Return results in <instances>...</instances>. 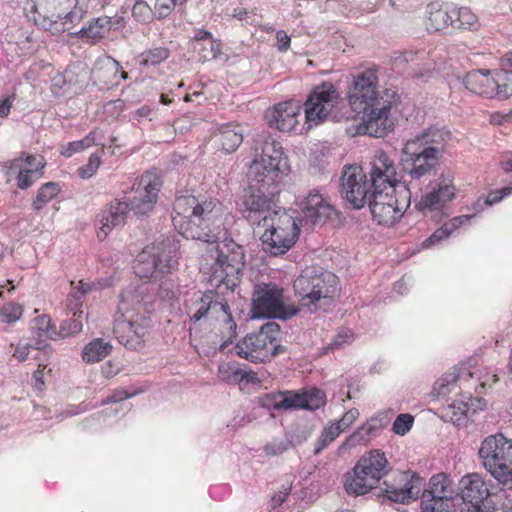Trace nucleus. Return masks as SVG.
<instances>
[{"instance_id": "nucleus-1", "label": "nucleus", "mask_w": 512, "mask_h": 512, "mask_svg": "<svg viewBox=\"0 0 512 512\" xmlns=\"http://www.w3.org/2000/svg\"><path fill=\"white\" fill-rule=\"evenodd\" d=\"M222 216L223 207L218 200L197 198L193 218L186 225L181 224V234L208 244L201 269L208 275L210 285L215 288L224 285L233 290L243 274L245 251L227 235Z\"/></svg>"}, {"instance_id": "nucleus-33", "label": "nucleus", "mask_w": 512, "mask_h": 512, "mask_svg": "<svg viewBox=\"0 0 512 512\" xmlns=\"http://www.w3.org/2000/svg\"><path fill=\"white\" fill-rule=\"evenodd\" d=\"M379 427L376 425V420L371 419L366 423L362 424L348 436L345 441L339 447L340 450H348L361 444H366L370 439L376 435Z\"/></svg>"}, {"instance_id": "nucleus-46", "label": "nucleus", "mask_w": 512, "mask_h": 512, "mask_svg": "<svg viewBox=\"0 0 512 512\" xmlns=\"http://www.w3.org/2000/svg\"><path fill=\"white\" fill-rule=\"evenodd\" d=\"M154 11L144 0H137L132 8V16L138 22H148L152 19Z\"/></svg>"}, {"instance_id": "nucleus-38", "label": "nucleus", "mask_w": 512, "mask_h": 512, "mask_svg": "<svg viewBox=\"0 0 512 512\" xmlns=\"http://www.w3.org/2000/svg\"><path fill=\"white\" fill-rule=\"evenodd\" d=\"M170 56V51L165 46L153 47L140 54L141 64L155 66L165 61Z\"/></svg>"}, {"instance_id": "nucleus-5", "label": "nucleus", "mask_w": 512, "mask_h": 512, "mask_svg": "<svg viewBox=\"0 0 512 512\" xmlns=\"http://www.w3.org/2000/svg\"><path fill=\"white\" fill-rule=\"evenodd\" d=\"M388 473V460L380 450H371L345 475L344 487L350 495H364Z\"/></svg>"}, {"instance_id": "nucleus-25", "label": "nucleus", "mask_w": 512, "mask_h": 512, "mask_svg": "<svg viewBox=\"0 0 512 512\" xmlns=\"http://www.w3.org/2000/svg\"><path fill=\"white\" fill-rule=\"evenodd\" d=\"M326 403V394L323 390L312 388L303 392L282 393L281 404L283 409L317 410Z\"/></svg>"}, {"instance_id": "nucleus-56", "label": "nucleus", "mask_w": 512, "mask_h": 512, "mask_svg": "<svg viewBox=\"0 0 512 512\" xmlns=\"http://www.w3.org/2000/svg\"><path fill=\"white\" fill-rule=\"evenodd\" d=\"M512 95V71H505L502 78V83L499 82V89L497 98L507 99Z\"/></svg>"}, {"instance_id": "nucleus-10", "label": "nucleus", "mask_w": 512, "mask_h": 512, "mask_svg": "<svg viewBox=\"0 0 512 512\" xmlns=\"http://www.w3.org/2000/svg\"><path fill=\"white\" fill-rule=\"evenodd\" d=\"M149 328V322L144 317L135 314L125 295L115 313L113 333L120 344L130 350H139L144 346V337Z\"/></svg>"}, {"instance_id": "nucleus-43", "label": "nucleus", "mask_w": 512, "mask_h": 512, "mask_svg": "<svg viewBox=\"0 0 512 512\" xmlns=\"http://www.w3.org/2000/svg\"><path fill=\"white\" fill-rule=\"evenodd\" d=\"M43 167L44 164L39 162L38 166L35 168H23L17 177V186L23 190L32 186L33 183L41 177V169Z\"/></svg>"}, {"instance_id": "nucleus-52", "label": "nucleus", "mask_w": 512, "mask_h": 512, "mask_svg": "<svg viewBox=\"0 0 512 512\" xmlns=\"http://www.w3.org/2000/svg\"><path fill=\"white\" fill-rule=\"evenodd\" d=\"M75 34L80 35L82 38H87L91 40L93 43L99 41L100 39L105 37V33L101 31L99 26L91 22L87 27H82Z\"/></svg>"}, {"instance_id": "nucleus-3", "label": "nucleus", "mask_w": 512, "mask_h": 512, "mask_svg": "<svg viewBox=\"0 0 512 512\" xmlns=\"http://www.w3.org/2000/svg\"><path fill=\"white\" fill-rule=\"evenodd\" d=\"M255 151L256 157L248 173L250 184L266 190L279 189L282 175L288 172L287 158L281 144L271 137H265Z\"/></svg>"}, {"instance_id": "nucleus-8", "label": "nucleus", "mask_w": 512, "mask_h": 512, "mask_svg": "<svg viewBox=\"0 0 512 512\" xmlns=\"http://www.w3.org/2000/svg\"><path fill=\"white\" fill-rule=\"evenodd\" d=\"M178 244L174 239L164 237L151 247H146L137 257L135 273L142 279H157L177 265Z\"/></svg>"}, {"instance_id": "nucleus-41", "label": "nucleus", "mask_w": 512, "mask_h": 512, "mask_svg": "<svg viewBox=\"0 0 512 512\" xmlns=\"http://www.w3.org/2000/svg\"><path fill=\"white\" fill-rule=\"evenodd\" d=\"M422 512H455V501L450 499H421Z\"/></svg>"}, {"instance_id": "nucleus-4", "label": "nucleus", "mask_w": 512, "mask_h": 512, "mask_svg": "<svg viewBox=\"0 0 512 512\" xmlns=\"http://www.w3.org/2000/svg\"><path fill=\"white\" fill-rule=\"evenodd\" d=\"M481 464L504 489H512V440L502 433L487 436L478 450Z\"/></svg>"}, {"instance_id": "nucleus-34", "label": "nucleus", "mask_w": 512, "mask_h": 512, "mask_svg": "<svg viewBox=\"0 0 512 512\" xmlns=\"http://www.w3.org/2000/svg\"><path fill=\"white\" fill-rule=\"evenodd\" d=\"M112 352V345L109 341L96 338L85 345L82 351V359L86 363H96L103 360Z\"/></svg>"}, {"instance_id": "nucleus-30", "label": "nucleus", "mask_w": 512, "mask_h": 512, "mask_svg": "<svg viewBox=\"0 0 512 512\" xmlns=\"http://www.w3.org/2000/svg\"><path fill=\"white\" fill-rule=\"evenodd\" d=\"M218 377L228 383H239L242 381L254 383L258 381L255 372L248 369L247 366H241L237 362L222 363L218 366Z\"/></svg>"}, {"instance_id": "nucleus-7", "label": "nucleus", "mask_w": 512, "mask_h": 512, "mask_svg": "<svg viewBox=\"0 0 512 512\" xmlns=\"http://www.w3.org/2000/svg\"><path fill=\"white\" fill-rule=\"evenodd\" d=\"M260 227L264 228L260 236L263 250L273 256L282 255L292 248L300 231L295 218L282 208H278Z\"/></svg>"}, {"instance_id": "nucleus-49", "label": "nucleus", "mask_w": 512, "mask_h": 512, "mask_svg": "<svg viewBox=\"0 0 512 512\" xmlns=\"http://www.w3.org/2000/svg\"><path fill=\"white\" fill-rule=\"evenodd\" d=\"M24 155L25 154L23 153L22 156L11 161H7L2 165V172L7 176V181H10L11 177H15L17 179L19 176V172L24 168Z\"/></svg>"}, {"instance_id": "nucleus-48", "label": "nucleus", "mask_w": 512, "mask_h": 512, "mask_svg": "<svg viewBox=\"0 0 512 512\" xmlns=\"http://www.w3.org/2000/svg\"><path fill=\"white\" fill-rule=\"evenodd\" d=\"M414 418L410 414H400L396 417L392 430L397 435H405L411 428Z\"/></svg>"}, {"instance_id": "nucleus-58", "label": "nucleus", "mask_w": 512, "mask_h": 512, "mask_svg": "<svg viewBox=\"0 0 512 512\" xmlns=\"http://www.w3.org/2000/svg\"><path fill=\"white\" fill-rule=\"evenodd\" d=\"M359 415L360 413L358 409L351 408L350 410L344 413L340 420L335 421L333 423L341 429V432H343L359 418Z\"/></svg>"}, {"instance_id": "nucleus-39", "label": "nucleus", "mask_w": 512, "mask_h": 512, "mask_svg": "<svg viewBox=\"0 0 512 512\" xmlns=\"http://www.w3.org/2000/svg\"><path fill=\"white\" fill-rule=\"evenodd\" d=\"M341 429L333 422L325 427L315 442L314 454H320L329 444H331L339 435Z\"/></svg>"}, {"instance_id": "nucleus-17", "label": "nucleus", "mask_w": 512, "mask_h": 512, "mask_svg": "<svg viewBox=\"0 0 512 512\" xmlns=\"http://www.w3.org/2000/svg\"><path fill=\"white\" fill-rule=\"evenodd\" d=\"M339 100V93L331 83L324 82L313 88L304 103L307 123L318 125L334 118L332 111Z\"/></svg>"}, {"instance_id": "nucleus-64", "label": "nucleus", "mask_w": 512, "mask_h": 512, "mask_svg": "<svg viewBox=\"0 0 512 512\" xmlns=\"http://www.w3.org/2000/svg\"><path fill=\"white\" fill-rule=\"evenodd\" d=\"M437 194L439 195V200L441 204L450 201L454 197V186L450 184L439 185L438 188H435Z\"/></svg>"}, {"instance_id": "nucleus-9", "label": "nucleus", "mask_w": 512, "mask_h": 512, "mask_svg": "<svg viewBox=\"0 0 512 512\" xmlns=\"http://www.w3.org/2000/svg\"><path fill=\"white\" fill-rule=\"evenodd\" d=\"M299 312L295 305H286L283 289L274 283L255 286L252 300V318H274L288 320Z\"/></svg>"}, {"instance_id": "nucleus-57", "label": "nucleus", "mask_w": 512, "mask_h": 512, "mask_svg": "<svg viewBox=\"0 0 512 512\" xmlns=\"http://www.w3.org/2000/svg\"><path fill=\"white\" fill-rule=\"evenodd\" d=\"M449 409L451 410V421L457 425H461L462 421L466 418L467 413L469 411L468 406L466 403H453L449 406Z\"/></svg>"}, {"instance_id": "nucleus-11", "label": "nucleus", "mask_w": 512, "mask_h": 512, "mask_svg": "<svg viewBox=\"0 0 512 512\" xmlns=\"http://www.w3.org/2000/svg\"><path fill=\"white\" fill-rule=\"evenodd\" d=\"M369 176L370 190L367 199L368 204L370 200L389 203L399 202L395 195L396 167L387 153L382 150L376 152L371 162Z\"/></svg>"}, {"instance_id": "nucleus-12", "label": "nucleus", "mask_w": 512, "mask_h": 512, "mask_svg": "<svg viewBox=\"0 0 512 512\" xmlns=\"http://www.w3.org/2000/svg\"><path fill=\"white\" fill-rule=\"evenodd\" d=\"M188 309L190 322L192 323H197L206 318H213L222 321L227 326L228 340L224 341L219 347L220 352H225L229 344L232 343L233 338L237 335V326L232 318L228 303L218 301L216 296L209 292L197 295Z\"/></svg>"}, {"instance_id": "nucleus-28", "label": "nucleus", "mask_w": 512, "mask_h": 512, "mask_svg": "<svg viewBox=\"0 0 512 512\" xmlns=\"http://www.w3.org/2000/svg\"><path fill=\"white\" fill-rule=\"evenodd\" d=\"M216 144L225 153H233L243 142V128L237 124L222 125L214 134Z\"/></svg>"}, {"instance_id": "nucleus-23", "label": "nucleus", "mask_w": 512, "mask_h": 512, "mask_svg": "<svg viewBox=\"0 0 512 512\" xmlns=\"http://www.w3.org/2000/svg\"><path fill=\"white\" fill-rule=\"evenodd\" d=\"M130 212L127 200L113 199L98 214L100 227L97 232L99 239H105L117 227L123 226Z\"/></svg>"}, {"instance_id": "nucleus-62", "label": "nucleus", "mask_w": 512, "mask_h": 512, "mask_svg": "<svg viewBox=\"0 0 512 512\" xmlns=\"http://www.w3.org/2000/svg\"><path fill=\"white\" fill-rule=\"evenodd\" d=\"M279 331V324L274 321H270L264 324L258 333L263 334V336H266L267 340H272L274 343H276Z\"/></svg>"}, {"instance_id": "nucleus-45", "label": "nucleus", "mask_w": 512, "mask_h": 512, "mask_svg": "<svg viewBox=\"0 0 512 512\" xmlns=\"http://www.w3.org/2000/svg\"><path fill=\"white\" fill-rule=\"evenodd\" d=\"M22 307L16 303H6L0 309V319L4 323H14L20 319L22 315Z\"/></svg>"}, {"instance_id": "nucleus-50", "label": "nucleus", "mask_w": 512, "mask_h": 512, "mask_svg": "<svg viewBox=\"0 0 512 512\" xmlns=\"http://www.w3.org/2000/svg\"><path fill=\"white\" fill-rule=\"evenodd\" d=\"M282 393H267L264 396L258 397V403L261 407L266 409L280 410L283 409Z\"/></svg>"}, {"instance_id": "nucleus-6", "label": "nucleus", "mask_w": 512, "mask_h": 512, "mask_svg": "<svg viewBox=\"0 0 512 512\" xmlns=\"http://www.w3.org/2000/svg\"><path fill=\"white\" fill-rule=\"evenodd\" d=\"M336 284L335 274L317 268H306L294 280L293 288L300 304L313 311L320 308L319 302L332 298Z\"/></svg>"}, {"instance_id": "nucleus-44", "label": "nucleus", "mask_w": 512, "mask_h": 512, "mask_svg": "<svg viewBox=\"0 0 512 512\" xmlns=\"http://www.w3.org/2000/svg\"><path fill=\"white\" fill-rule=\"evenodd\" d=\"M454 10V29H469L476 23L477 17L469 8L461 7Z\"/></svg>"}, {"instance_id": "nucleus-14", "label": "nucleus", "mask_w": 512, "mask_h": 512, "mask_svg": "<svg viewBox=\"0 0 512 512\" xmlns=\"http://www.w3.org/2000/svg\"><path fill=\"white\" fill-rule=\"evenodd\" d=\"M280 189L266 190L250 184L243 195L241 213L251 224L260 225L274 215L279 207L275 205V197Z\"/></svg>"}, {"instance_id": "nucleus-29", "label": "nucleus", "mask_w": 512, "mask_h": 512, "mask_svg": "<svg viewBox=\"0 0 512 512\" xmlns=\"http://www.w3.org/2000/svg\"><path fill=\"white\" fill-rule=\"evenodd\" d=\"M369 208L373 219L380 225H392L403 215V206L399 202L370 200Z\"/></svg>"}, {"instance_id": "nucleus-40", "label": "nucleus", "mask_w": 512, "mask_h": 512, "mask_svg": "<svg viewBox=\"0 0 512 512\" xmlns=\"http://www.w3.org/2000/svg\"><path fill=\"white\" fill-rule=\"evenodd\" d=\"M96 131H91L83 139L78 141L69 142L67 147L61 152V154L67 158L71 157L75 153L82 152L91 146L96 144Z\"/></svg>"}, {"instance_id": "nucleus-16", "label": "nucleus", "mask_w": 512, "mask_h": 512, "mask_svg": "<svg viewBox=\"0 0 512 512\" xmlns=\"http://www.w3.org/2000/svg\"><path fill=\"white\" fill-rule=\"evenodd\" d=\"M378 83L377 70L369 68L353 75V81L348 90L349 104L353 111L360 114L369 110V106L376 101L385 99V90L382 95L376 90Z\"/></svg>"}, {"instance_id": "nucleus-24", "label": "nucleus", "mask_w": 512, "mask_h": 512, "mask_svg": "<svg viewBox=\"0 0 512 512\" xmlns=\"http://www.w3.org/2000/svg\"><path fill=\"white\" fill-rule=\"evenodd\" d=\"M300 107L293 101H286L275 105L266 111L265 119L269 127L282 132L292 130L297 124V115Z\"/></svg>"}, {"instance_id": "nucleus-63", "label": "nucleus", "mask_w": 512, "mask_h": 512, "mask_svg": "<svg viewBox=\"0 0 512 512\" xmlns=\"http://www.w3.org/2000/svg\"><path fill=\"white\" fill-rule=\"evenodd\" d=\"M512 194V186H506L502 189L492 191L488 194L486 198L487 205H493L500 202L504 197Z\"/></svg>"}, {"instance_id": "nucleus-35", "label": "nucleus", "mask_w": 512, "mask_h": 512, "mask_svg": "<svg viewBox=\"0 0 512 512\" xmlns=\"http://www.w3.org/2000/svg\"><path fill=\"white\" fill-rule=\"evenodd\" d=\"M60 192V187L55 182H47L43 184L36 195L32 203V207L35 211H40L46 206L54 197Z\"/></svg>"}, {"instance_id": "nucleus-26", "label": "nucleus", "mask_w": 512, "mask_h": 512, "mask_svg": "<svg viewBox=\"0 0 512 512\" xmlns=\"http://www.w3.org/2000/svg\"><path fill=\"white\" fill-rule=\"evenodd\" d=\"M463 83L472 93L489 99L497 98L499 80L490 76V70L474 69L469 71Z\"/></svg>"}, {"instance_id": "nucleus-32", "label": "nucleus", "mask_w": 512, "mask_h": 512, "mask_svg": "<svg viewBox=\"0 0 512 512\" xmlns=\"http://www.w3.org/2000/svg\"><path fill=\"white\" fill-rule=\"evenodd\" d=\"M454 7H438L437 4L429 5L428 30L434 32L442 31L448 27L454 29Z\"/></svg>"}, {"instance_id": "nucleus-47", "label": "nucleus", "mask_w": 512, "mask_h": 512, "mask_svg": "<svg viewBox=\"0 0 512 512\" xmlns=\"http://www.w3.org/2000/svg\"><path fill=\"white\" fill-rule=\"evenodd\" d=\"M84 13L85 12L81 7L75 5L73 7V9L71 11H69L68 13H66L63 17V19H64L63 25L65 26L63 28V30L68 31L72 28V26L79 23L82 20ZM56 18L62 19V15L60 13H58Z\"/></svg>"}, {"instance_id": "nucleus-2", "label": "nucleus", "mask_w": 512, "mask_h": 512, "mask_svg": "<svg viewBox=\"0 0 512 512\" xmlns=\"http://www.w3.org/2000/svg\"><path fill=\"white\" fill-rule=\"evenodd\" d=\"M425 483L417 473L411 471L398 472L391 480H385V488L377 496L383 497V502L389 501L409 504L421 494V499H450L456 501V489L453 480L444 473L432 476L428 489H423Z\"/></svg>"}, {"instance_id": "nucleus-51", "label": "nucleus", "mask_w": 512, "mask_h": 512, "mask_svg": "<svg viewBox=\"0 0 512 512\" xmlns=\"http://www.w3.org/2000/svg\"><path fill=\"white\" fill-rule=\"evenodd\" d=\"M100 156L96 153L90 155L87 165L79 168V175L83 179L92 177L100 166Z\"/></svg>"}, {"instance_id": "nucleus-19", "label": "nucleus", "mask_w": 512, "mask_h": 512, "mask_svg": "<svg viewBox=\"0 0 512 512\" xmlns=\"http://www.w3.org/2000/svg\"><path fill=\"white\" fill-rule=\"evenodd\" d=\"M341 195L355 209L364 207L367 203L370 190V178L363 172L360 166L351 165L344 168L341 180Z\"/></svg>"}, {"instance_id": "nucleus-53", "label": "nucleus", "mask_w": 512, "mask_h": 512, "mask_svg": "<svg viewBox=\"0 0 512 512\" xmlns=\"http://www.w3.org/2000/svg\"><path fill=\"white\" fill-rule=\"evenodd\" d=\"M441 202L439 200V195L437 194L435 188L430 191L429 193H427L422 199L421 201H419L417 204H416V207L419 209V210H424V209H430V210H434V209H438L440 206H441Z\"/></svg>"}, {"instance_id": "nucleus-27", "label": "nucleus", "mask_w": 512, "mask_h": 512, "mask_svg": "<svg viewBox=\"0 0 512 512\" xmlns=\"http://www.w3.org/2000/svg\"><path fill=\"white\" fill-rule=\"evenodd\" d=\"M334 209L318 191L310 192L305 199L302 210V221L306 224L317 225L324 223L331 217Z\"/></svg>"}, {"instance_id": "nucleus-54", "label": "nucleus", "mask_w": 512, "mask_h": 512, "mask_svg": "<svg viewBox=\"0 0 512 512\" xmlns=\"http://www.w3.org/2000/svg\"><path fill=\"white\" fill-rule=\"evenodd\" d=\"M177 7L172 0H156L154 5V15L157 19L167 18Z\"/></svg>"}, {"instance_id": "nucleus-42", "label": "nucleus", "mask_w": 512, "mask_h": 512, "mask_svg": "<svg viewBox=\"0 0 512 512\" xmlns=\"http://www.w3.org/2000/svg\"><path fill=\"white\" fill-rule=\"evenodd\" d=\"M87 291L88 285L80 281L79 286L69 293L66 299V308L69 313L74 314L75 311H82L83 298Z\"/></svg>"}, {"instance_id": "nucleus-59", "label": "nucleus", "mask_w": 512, "mask_h": 512, "mask_svg": "<svg viewBox=\"0 0 512 512\" xmlns=\"http://www.w3.org/2000/svg\"><path fill=\"white\" fill-rule=\"evenodd\" d=\"M45 347H46V345L42 344V341L37 342L35 345H33L32 343H27L26 345H18L14 351L13 356L16 359H18L20 362H23L28 358L29 353H30V348L40 350Z\"/></svg>"}, {"instance_id": "nucleus-37", "label": "nucleus", "mask_w": 512, "mask_h": 512, "mask_svg": "<svg viewBox=\"0 0 512 512\" xmlns=\"http://www.w3.org/2000/svg\"><path fill=\"white\" fill-rule=\"evenodd\" d=\"M84 318L83 311H75L71 317L62 321L59 330L60 336L64 338L80 333L83 328Z\"/></svg>"}, {"instance_id": "nucleus-60", "label": "nucleus", "mask_w": 512, "mask_h": 512, "mask_svg": "<svg viewBox=\"0 0 512 512\" xmlns=\"http://www.w3.org/2000/svg\"><path fill=\"white\" fill-rule=\"evenodd\" d=\"M289 447V443L283 440H273L264 446L267 455L276 456L284 453Z\"/></svg>"}, {"instance_id": "nucleus-18", "label": "nucleus", "mask_w": 512, "mask_h": 512, "mask_svg": "<svg viewBox=\"0 0 512 512\" xmlns=\"http://www.w3.org/2000/svg\"><path fill=\"white\" fill-rule=\"evenodd\" d=\"M441 157L432 151L419 149L414 144H403L401 150V165L403 171L413 180L430 176L435 172Z\"/></svg>"}, {"instance_id": "nucleus-15", "label": "nucleus", "mask_w": 512, "mask_h": 512, "mask_svg": "<svg viewBox=\"0 0 512 512\" xmlns=\"http://www.w3.org/2000/svg\"><path fill=\"white\" fill-rule=\"evenodd\" d=\"M395 97V91L386 89L384 100L376 101V103L369 106V110L362 111L363 121L358 127V132L381 138L392 131L394 122L389 116Z\"/></svg>"}, {"instance_id": "nucleus-36", "label": "nucleus", "mask_w": 512, "mask_h": 512, "mask_svg": "<svg viewBox=\"0 0 512 512\" xmlns=\"http://www.w3.org/2000/svg\"><path fill=\"white\" fill-rule=\"evenodd\" d=\"M192 47L198 54L199 60L202 62L221 58V43L218 40L208 41L206 43L199 42Z\"/></svg>"}, {"instance_id": "nucleus-21", "label": "nucleus", "mask_w": 512, "mask_h": 512, "mask_svg": "<svg viewBox=\"0 0 512 512\" xmlns=\"http://www.w3.org/2000/svg\"><path fill=\"white\" fill-rule=\"evenodd\" d=\"M236 354L253 363H263L281 351V346L259 333L248 334L235 347Z\"/></svg>"}, {"instance_id": "nucleus-22", "label": "nucleus", "mask_w": 512, "mask_h": 512, "mask_svg": "<svg viewBox=\"0 0 512 512\" xmlns=\"http://www.w3.org/2000/svg\"><path fill=\"white\" fill-rule=\"evenodd\" d=\"M452 139V134L446 126L430 125L407 139L404 143L414 144L419 149L432 151L442 158L446 146Z\"/></svg>"}, {"instance_id": "nucleus-55", "label": "nucleus", "mask_w": 512, "mask_h": 512, "mask_svg": "<svg viewBox=\"0 0 512 512\" xmlns=\"http://www.w3.org/2000/svg\"><path fill=\"white\" fill-rule=\"evenodd\" d=\"M451 234L452 233L450 232V230H448V228L443 224L430 237L425 239L422 242L421 246L424 249L430 248V247L438 244L440 241H442L443 239L447 238Z\"/></svg>"}, {"instance_id": "nucleus-61", "label": "nucleus", "mask_w": 512, "mask_h": 512, "mask_svg": "<svg viewBox=\"0 0 512 512\" xmlns=\"http://www.w3.org/2000/svg\"><path fill=\"white\" fill-rule=\"evenodd\" d=\"M35 327L39 330V336L51 337V319L47 315L38 316L35 319Z\"/></svg>"}, {"instance_id": "nucleus-31", "label": "nucleus", "mask_w": 512, "mask_h": 512, "mask_svg": "<svg viewBox=\"0 0 512 512\" xmlns=\"http://www.w3.org/2000/svg\"><path fill=\"white\" fill-rule=\"evenodd\" d=\"M197 207V198L193 195L177 196L172 213V221L174 226L181 233V224L186 225L189 220H192Z\"/></svg>"}, {"instance_id": "nucleus-20", "label": "nucleus", "mask_w": 512, "mask_h": 512, "mask_svg": "<svg viewBox=\"0 0 512 512\" xmlns=\"http://www.w3.org/2000/svg\"><path fill=\"white\" fill-rule=\"evenodd\" d=\"M161 186L162 181L157 174L151 172L143 174L133 198L128 200L130 211L137 216H145L152 212Z\"/></svg>"}, {"instance_id": "nucleus-13", "label": "nucleus", "mask_w": 512, "mask_h": 512, "mask_svg": "<svg viewBox=\"0 0 512 512\" xmlns=\"http://www.w3.org/2000/svg\"><path fill=\"white\" fill-rule=\"evenodd\" d=\"M456 501L462 512H495V503L488 484L477 473L463 476L456 488Z\"/></svg>"}]
</instances>
